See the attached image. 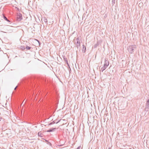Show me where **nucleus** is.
Instances as JSON below:
<instances>
[{
    "mask_svg": "<svg viewBox=\"0 0 149 149\" xmlns=\"http://www.w3.org/2000/svg\"><path fill=\"white\" fill-rule=\"evenodd\" d=\"M136 48V45H132L129 46L127 47V50L130 54H132L134 52V49Z\"/></svg>",
    "mask_w": 149,
    "mask_h": 149,
    "instance_id": "1",
    "label": "nucleus"
},
{
    "mask_svg": "<svg viewBox=\"0 0 149 149\" xmlns=\"http://www.w3.org/2000/svg\"><path fill=\"white\" fill-rule=\"evenodd\" d=\"M80 38L78 37L76 39H74L73 42L74 44L77 47V49H78L80 46V41L79 40Z\"/></svg>",
    "mask_w": 149,
    "mask_h": 149,
    "instance_id": "2",
    "label": "nucleus"
},
{
    "mask_svg": "<svg viewBox=\"0 0 149 149\" xmlns=\"http://www.w3.org/2000/svg\"><path fill=\"white\" fill-rule=\"evenodd\" d=\"M22 19V15L21 13H19L17 14V20L18 21H20Z\"/></svg>",
    "mask_w": 149,
    "mask_h": 149,
    "instance_id": "3",
    "label": "nucleus"
},
{
    "mask_svg": "<svg viewBox=\"0 0 149 149\" xmlns=\"http://www.w3.org/2000/svg\"><path fill=\"white\" fill-rule=\"evenodd\" d=\"M109 64V61H108V59L107 58H106L104 60V65L105 66H106L107 67L108 66Z\"/></svg>",
    "mask_w": 149,
    "mask_h": 149,
    "instance_id": "4",
    "label": "nucleus"
},
{
    "mask_svg": "<svg viewBox=\"0 0 149 149\" xmlns=\"http://www.w3.org/2000/svg\"><path fill=\"white\" fill-rule=\"evenodd\" d=\"M56 128H52L50 129L49 130H47V132H53L55 131L56 130Z\"/></svg>",
    "mask_w": 149,
    "mask_h": 149,
    "instance_id": "5",
    "label": "nucleus"
},
{
    "mask_svg": "<svg viewBox=\"0 0 149 149\" xmlns=\"http://www.w3.org/2000/svg\"><path fill=\"white\" fill-rule=\"evenodd\" d=\"M63 58L64 60L65 61V62H66V63L68 65V66H69V64L68 62L67 58H66L65 56H64L63 57Z\"/></svg>",
    "mask_w": 149,
    "mask_h": 149,
    "instance_id": "6",
    "label": "nucleus"
},
{
    "mask_svg": "<svg viewBox=\"0 0 149 149\" xmlns=\"http://www.w3.org/2000/svg\"><path fill=\"white\" fill-rule=\"evenodd\" d=\"M4 19L6 20L8 22H10V21L4 15V14H2V17Z\"/></svg>",
    "mask_w": 149,
    "mask_h": 149,
    "instance_id": "7",
    "label": "nucleus"
},
{
    "mask_svg": "<svg viewBox=\"0 0 149 149\" xmlns=\"http://www.w3.org/2000/svg\"><path fill=\"white\" fill-rule=\"evenodd\" d=\"M43 19V21L46 24H47V19L45 18L44 17L42 19V20Z\"/></svg>",
    "mask_w": 149,
    "mask_h": 149,
    "instance_id": "8",
    "label": "nucleus"
},
{
    "mask_svg": "<svg viewBox=\"0 0 149 149\" xmlns=\"http://www.w3.org/2000/svg\"><path fill=\"white\" fill-rule=\"evenodd\" d=\"M60 120H59L58 122H56V121L54 120L52 122L50 123L49 124V125H51L52 124H54L55 123H57L59 122Z\"/></svg>",
    "mask_w": 149,
    "mask_h": 149,
    "instance_id": "9",
    "label": "nucleus"
},
{
    "mask_svg": "<svg viewBox=\"0 0 149 149\" xmlns=\"http://www.w3.org/2000/svg\"><path fill=\"white\" fill-rule=\"evenodd\" d=\"M83 51L85 52L86 49V47L84 45H83Z\"/></svg>",
    "mask_w": 149,
    "mask_h": 149,
    "instance_id": "10",
    "label": "nucleus"
},
{
    "mask_svg": "<svg viewBox=\"0 0 149 149\" xmlns=\"http://www.w3.org/2000/svg\"><path fill=\"white\" fill-rule=\"evenodd\" d=\"M107 66L104 65L101 68V70H102V71H103L104 70H105L107 68Z\"/></svg>",
    "mask_w": 149,
    "mask_h": 149,
    "instance_id": "11",
    "label": "nucleus"
},
{
    "mask_svg": "<svg viewBox=\"0 0 149 149\" xmlns=\"http://www.w3.org/2000/svg\"><path fill=\"white\" fill-rule=\"evenodd\" d=\"M25 48L26 50H30L31 48V47L28 46H26Z\"/></svg>",
    "mask_w": 149,
    "mask_h": 149,
    "instance_id": "12",
    "label": "nucleus"
},
{
    "mask_svg": "<svg viewBox=\"0 0 149 149\" xmlns=\"http://www.w3.org/2000/svg\"><path fill=\"white\" fill-rule=\"evenodd\" d=\"M20 48L21 49L23 50L25 49H26L25 47L24 46H22L20 47Z\"/></svg>",
    "mask_w": 149,
    "mask_h": 149,
    "instance_id": "13",
    "label": "nucleus"
},
{
    "mask_svg": "<svg viewBox=\"0 0 149 149\" xmlns=\"http://www.w3.org/2000/svg\"><path fill=\"white\" fill-rule=\"evenodd\" d=\"M42 134L40 132H39L38 133V136L40 137H42Z\"/></svg>",
    "mask_w": 149,
    "mask_h": 149,
    "instance_id": "14",
    "label": "nucleus"
},
{
    "mask_svg": "<svg viewBox=\"0 0 149 149\" xmlns=\"http://www.w3.org/2000/svg\"><path fill=\"white\" fill-rule=\"evenodd\" d=\"M99 45L98 43L97 42V43L95 44L94 45V47L95 48L97 47V46H98Z\"/></svg>",
    "mask_w": 149,
    "mask_h": 149,
    "instance_id": "15",
    "label": "nucleus"
},
{
    "mask_svg": "<svg viewBox=\"0 0 149 149\" xmlns=\"http://www.w3.org/2000/svg\"><path fill=\"white\" fill-rule=\"evenodd\" d=\"M115 0H112V2L114 3H115Z\"/></svg>",
    "mask_w": 149,
    "mask_h": 149,
    "instance_id": "16",
    "label": "nucleus"
},
{
    "mask_svg": "<svg viewBox=\"0 0 149 149\" xmlns=\"http://www.w3.org/2000/svg\"><path fill=\"white\" fill-rule=\"evenodd\" d=\"M48 143V144H49V145H51V143L50 142H49V141H48V143Z\"/></svg>",
    "mask_w": 149,
    "mask_h": 149,
    "instance_id": "17",
    "label": "nucleus"
},
{
    "mask_svg": "<svg viewBox=\"0 0 149 149\" xmlns=\"http://www.w3.org/2000/svg\"><path fill=\"white\" fill-rule=\"evenodd\" d=\"M80 146L78 147L77 149H80Z\"/></svg>",
    "mask_w": 149,
    "mask_h": 149,
    "instance_id": "18",
    "label": "nucleus"
},
{
    "mask_svg": "<svg viewBox=\"0 0 149 149\" xmlns=\"http://www.w3.org/2000/svg\"><path fill=\"white\" fill-rule=\"evenodd\" d=\"M17 86H16V87H15V89H15V90L17 88Z\"/></svg>",
    "mask_w": 149,
    "mask_h": 149,
    "instance_id": "19",
    "label": "nucleus"
},
{
    "mask_svg": "<svg viewBox=\"0 0 149 149\" xmlns=\"http://www.w3.org/2000/svg\"><path fill=\"white\" fill-rule=\"evenodd\" d=\"M1 119H2V118H0V121L1 120Z\"/></svg>",
    "mask_w": 149,
    "mask_h": 149,
    "instance_id": "20",
    "label": "nucleus"
},
{
    "mask_svg": "<svg viewBox=\"0 0 149 149\" xmlns=\"http://www.w3.org/2000/svg\"><path fill=\"white\" fill-rule=\"evenodd\" d=\"M101 70L102 71V72L103 71H102V70L101 69Z\"/></svg>",
    "mask_w": 149,
    "mask_h": 149,
    "instance_id": "21",
    "label": "nucleus"
},
{
    "mask_svg": "<svg viewBox=\"0 0 149 149\" xmlns=\"http://www.w3.org/2000/svg\"><path fill=\"white\" fill-rule=\"evenodd\" d=\"M46 142H47L48 141L46 140Z\"/></svg>",
    "mask_w": 149,
    "mask_h": 149,
    "instance_id": "22",
    "label": "nucleus"
},
{
    "mask_svg": "<svg viewBox=\"0 0 149 149\" xmlns=\"http://www.w3.org/2000/svg\"><path fill=\"white\" fill-rule=\"evenodd\" d=\"M108 149H110V148H109Z\"/></svg>",
    "mask_w": 149,
    "mask_h": 149,
    "instance_id": "23",
    "label": "nucleus"
}]
</instances>
